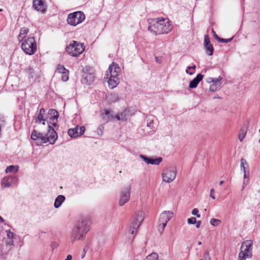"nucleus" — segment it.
I'll use <instances>...</instances> for the list:
<instances>
[{"label":"nucleus","instance_id":"f257e3e1","mask_svg":"<svg viewBox=\"0 0 260 260\" xmlns=\"http://www.w3.org/2000/svg\"><path fill=\"white\" fill-rule=\"evenodd\" d=\"M48 118L52 122L48 123L49 129L46 135L37 132L34 130L31 135V139L34 140H40L41 143L49 142L50 144H54L57 139V134L52 127L55 126L58 118V112L55 109H51L48 111Z\"/></svg>","mask_w":260,"mask_h":260},{"label":"nucleus","instance_id":"f03ea898","mask_svg":"<svg viewBox=\"0 0 260 260\" xmlns=\"http://www.w3.org/2000/svg\"><path fill=\"white\" fill-rule=\"evenodd\" d=\"M148 29L155 35L168 34L172 30V26L168 19L158 18L149 22Z\"/></svg>","mask_w":260,"mask_h":260},{"label":"nucleus","instance_id":"7ed1b4c3","mask_svg":"<svg viewBox=\"0 0 260 260\" xmlns=\"http://www.w3.org/2000/svg\"><path fill=\"white\" fill-rule=\"evenodd\" d=\"M120 71V68L118 65L115 62H112L109 66L106 74V78L108 79V82L109 88L113 89L118 84L119 82L118 76Z\"/></svg>","mask_w":260,"mask_h":260},{"label":"nucleus","instance_id":"20e7f679","mask_svg":"<svg viewBox=\"0 0 260 260\" xmlns=\"http://www.w3.org/2000/svg\"><path fill=\"white\" fill-rule=\"evenodd\" d=\"M89 220L87 218L81 219L74 229L72 235L73 241L81 239L89 230Z\"/></svg>","mask_w":260,"mask_h":260},{"label":"nucleus","instance_id":"39448f33","mask_svg":"<svg viewBox=\"0 0 260 260\" xmlns=\"http://www.w3.org/2000/svg\"><path fill=\"white\" fill-rule=\"evenodd\" d=\"M144 220V213L141 211H137L131 219L129 228L126 234L133 239L137 234V230Z\"/></svg>","mask_w":260,"mask_h":260},{"label":"nucleus","instance_id":"423d86ee","mask_svg":"<svg viewBox=\"0 0 260 260\" xmlns=\"http://www.w3.org/2000/svg\"><path fill=\"white\" fill-rule=\"evenodd\" d=\"M252 245L253 241L250 240H245L242 243L238 255V260H246L247 258L252 257Z\"/></svg>","mask_w":260,"mask_h":260},{"label":"nucleus","instance_id":"0eeeda50","mask_svg":"<svg viewBox=\"0 0 260 260\" xmlns=\"http://www.w3.org/2000/svg\"><path fill=\"white\" fill-rule=\"evenodd\" d=\"M21 48L26 54L32 55L37 50L36 40L34 37H29L25 39L21 44Z\"/></svg>","mask_w":260,"mask_h":260},{"label":"nucleus","instance_id":"6e6552de","mask_svg":"<svg viewBox=\"0 0 260 260\" xmlns=\"http://www.w3.org/2000/svg\"><path fill=\"white\" fill-rule=\"evenodd\" d=\"M84 47L81 43L73 41L71 43L66 47V51L70 55L78 57L84 51Z\"/></svg>","mask_w":260,"mask_h":260},{"label":"nucleus","instance_id":"1a4fd4ad","mask_svg":"<svg viewBox=\"0 0 260 260\" xmlns=\"http://www.w3.org/2000/svg\"><path fill=\"white\" fill-rule=\"evenodd\" d=\"M173 216V213L170 211H165L161 213L158 225V230L160 235L163 233L167 223Z\"/></svg>","mask_w":260,"mask_h":260},{"label":"nucleus","instance_id":"9d476101","mask_svg":"<svg viewBox=\"0 0 260 260\" xmlns=\"http://www.w3.org/2000/svg\"><path fill=\"white\" fill-rule=\"evenodd\" d=\"M85 15L81 11L70 13L68 15L67 21L68 24L76 26L81 23L85 19Z\"/></svg>","mask_w":260,"mask_h":260},{"label":"nucleus","instance_id":"9b49d317","mask_svg":"<svg viewBox=\"0 0 260 260\" xmlns=\"http://www.w3.org/2000/svg\"><path fill=\"white\" fill-rule=\"evenodd\" d=\"M177 171L173 168H167L164 170L161 176L162 180L167 183L172 182L176 177Z\"/></svg>","mask_w":260,"mask_h":260},{"label":"nucleus","instance_id":"f8f14e48","mask_svg":"<svg viewBox=\"0 0 260 260\" xmlns=\"http://www.w3.org/2000/svg\"><path fill=\"white\" fill-rule=\"evenodd\" d=\"M131 192L130 186H126L122 189L120 193L119 201V206H122L129 201L130 199Z\"/></svg>","mask_w":260,"mask_h":260},{"label":"nucleus","instance_id":"ddd939ff","mask_svg":"<svg viewBox=\"0 0 260 260\" xmlns=\"http://www.w3.org/2000/svg\"><path fill=\"white\" fill-rule=\"evenodd\" d=\"M48 117L46 115V111L44 109L41 108L37 114L36 117L35 118V123L36 124H41L43 125L45 124V121Z\"/></svg>","mask_w":260,"mask_h":260},{"label":"nucleus","instance_id":"4468645a","mask_svg":"<svg viewBox=\"0 0 260 260\" xmlns=\"http://www.w3.org/2000/svg\"><path fill=\"white\" fill-rule=\"evenodd\" d=\"M85 127L84 126H76L74 128L68 130V134L72 138L78 137L84 134Z\"/></svg>","mask_w":260,"mask_h":260},{"label":"nucleus","instance_id":"2eb2a0df","mask_svg":"<svg viewBox=\"0 0 260 260\" xmlns=\"http://www.w3.org/2000/svg\"><path fill=\"white\" fill-rule=\"evenodd\" d=\"M33 7L38 11L44 13L46 11L47 6L43 0H33Z\"/></svg>","mask_w":260,"mask_h":260},{"label":"nucleus","instance_id":"dca6fc26","mask_svg":"<svg viewBox=\"0 0 260 260\" xmlns=\"http://www.w3.org/2000/svg\"><path fill=\"white\" fill-rule=\"evenodd\" d=\"M18 178L13 176H7L3 178L2 181V186L3 187H9L11 184L15 182H18Z\"/></svg>","mask_w":260,"mask_h":260},{"label":"nucleus","instance_id":"f3484780","mask_svg":"<svg viewBox=\"0 0 260 260\" xmlns=\"http://www.w3.org/2000/svg\"><path fill=\"white\" fill-rule=\"evenodd\" d=\"M204 46L207 53L209 55H212L213 54L214 49L211 44L209 37L207 35L204 36Z\"/></svg>","mask_w":260,"mask_h":260},{"label":"nucleus","instance_id":"a211bd4d","mask_svg":"<svg viewBox=\"0 0 260 260\" xmlns=\"http://www.w3.org/2000/svg\"><path fill=\"white\" fill-rule=\"evenodd\" d=\"M141 158H142L145 162L147 164H152V165H159L162 160V158L161 157H158L157 158H151L146 157L143 155H140Z\"/></svg>","mask_w":260,"mask_h":260},{"label":"nucleus","instance_id":"6ab92c4d","mask_svg":"<svg viewBox=\"0 0 260 260\" xmlns=\"http://www.w3.org/2000/svg\"><path fill=\"white\" fill-rule=\"evenodd\" d=\"M203 77L204 76L201 74H198L196 77L190 82L189 85V88H196L199 82L203 79Z\"/></svg>","mask_w":260,"mask_h":260},{"label":"nucleus","instance_id":"aec40b11","mask_svg":"<svg viewBox=\"0 0 260 260\" xmlns=\"http://www.w3.org/2000/svg\"><path fill=\"white\" fill-rule=\"evenodd\" d=\"M29 32V29L27 27H22L20 29L19 34L18 36V40L19 42H21L23 39L26 37Z\"/></svg>","mask_w":260,"mask_h":260},{"label":"nucleus","instance_id":"412c9836","mask_svg":"<svg viewBox=\"0 0 260 260\" xmlns=\"http://www.w3.org/2000/svg\"><path fill=\"white\" fill-rule=\"evenodd\" d=\"M65 200V197L64 196L62 195H59L57 196V197L56 198L55 202H54V207L56 208H57L59 207L62 203Z\"/></svg>","mask_w":260,"mask_h":260},{"label":"nucleus","instance_id":"4be33fe9","mask_svg":"<svg viewBox=\"0 0 260 260\" xmlns=\"http://www.w3.org/2000/svg\"><path fill=\"white\" fill-rule=\"evenodd\" d=\"M7 237L9 239V241H7V245L9 246H12L13 245V240L14 234L11 232L10 230L6 231Z\"/></svg>","mask_w":260,"mask_h":260},{"label":"nucleus","instance_id":"5701e85b","mask_svg":"<svg viewBox=\"0 0 260 260\" xmlns=\"http://www.w3.org/2000/svg\"><path fill=\"white\" fill-rule=\"evenodd\" d=\"M247 133L246 129L244 128H241L240 131V133L238 136V139L240 142H242L244 138L245 137Z\"/></svg>","mask_w":260,"mask_h":260},{"label":"nucleus","instance_id":"b1692460","mask_svg":"<svg viewBox=\"0 0 260 260\" xmlns=\"http://www.w3.org/2000/svg\"><path fill=\"white\" fill-rule=\"evenodd\" d=\"M18 171V166H15L13 165H11V166H9L7 167V168L5 170V172L6 173H8L12 172H14L16 173V172H17Z\"/></svg>","mask_w":260,"mask_h":260},{"label":"nucleus","instance_id":"393cba45","mask_svg":"<svg viewBox=\"0 0 260 260\" xmlns=\"http://www.w3.org/2000/svg\"><path fill=\"white\" fill-rule=\"evenodd\" d=\"M145 260H158V255L156 253H152L146 256Z\"/></svg>","mask_w":260,"mask_h":260},{"label":"nucleus","instance_id":"a878e982","mask_svg":"<svg viewBox=\"0 0 260 260\" xmlns=\"http://www.w3.org/2000/svg\"><path fill=\"white\" fill-rule=\"evenodd\" d=\"M69 71L68 70L66 69L61 64H58L57 66L56 69V72L59 74H64L65 72Z\"/></svg>","mask_w":260,"mask_h":260},{"label":"nucleus","instance_id":"bb28decb","mask_svg":"<svg viewBox=\"0 0 260 260\" xmlns=\"http://www.w3.org/2000/svg\"><path fill=\"white\" fill-rule=\"evenodd\" d=\"M222 79L223 78L221 76H219L217 78H213L214 81L213 84H215L217 86L220 87L221 84V81Z\"/></svg>","mask_w":260,"mask_h":260},{"label":"nucleus","instance_id":"cd10ccee","mask_svg":"<svg viewBox=\"0 0 260 260\" xmlns=\"http://www.w3.org/2000/svg\"><path fill=\"white\" fill-rule=\"evenodd\" d=\"M210 224L214 226H217L219 225L221 223V221L219 219H216L215 218H211L210 219Z\"/></svg>","mask_w":260,"mask_h":260},{"label":"nucleus","instance_id":"c85d7f7f","mask_svg":"<svg viewBox=\"0 0 260 260\" xmlns=\"http://www.w3.org/2000/svg\"><path fill=\"white\" fill-rule=\"evenodd\" d=\"M245 165H246L248 166V164L246 162V160L244 158H242L241 159L240 168H241V170H243V172L246 171V168H245Z\"/></svg>","mask_w":260,"mask_h":260},{"label":"nucleus","instance_id":"c756f323","mask_svg":"<svg viewBox=\"0 0 260 260\" xmlns=\"http://www.w3.org/2000/svg\"><path fill=\"white\" fill-rule=\"evenodd\" d=\"M69 71L65 72L62 74L61 79L63 81H67L69 80Z\"/></svg>","mask_w":260,"mask_h":260},{"label":"nucleus","instance_id":"7c9ffc66","mask_svg":"<svg viewBox=\"0 0 260 260\" xmlns=\"http://www.w3.org/2000/svg\"><path fill=\"white\" fill-rule=\"evenodd\" d=\"M196 68V66L194 65L193 66H192V67H188L187 68V70H186V72L187 73V74H189L190 75H192L194 73V71H193L192 72H189V70H194Z\"/></svg>","mask_w":260,"mask_h":260},{"label":"nucleus","instance_id":"2f4dec72","mask_svg":"<svg viewBox=\"0 0 260 260\" xmlns=\"http://www.w3.org/2000/svg\"><path fill=\"white\" fill-rule=\"evenodd\" d=\"M187 222L189 224H194L197 222V220L195 217H191L189 218H188Z\"/></svg>","mask_w":260,"mask_h":260},{"label":"nucleus","instance_id":"473e14b6","mask_svg":"<svg viewBox=\"0 0 260 260\" xmlns=\"http://www.w3.org/2000/svg\"><path fill=\"white\" fill-rule=\"evenodd\" d=\"M219 87L218 86H217L216 85H215V84H212L210 86V88H209V89L211 91H215L218 88H219Z\"/></svg>","mask_w":260,"mask_h":260},{"label":"nucleus","instance_id":"72a5a7b5","mask_svg":"<svg viewBox=\"0 0 260 260\" xmlns=\"http://www.w3.org/2000/svg\"><path fill=\"white\" fill-rule=\"evenodd\" d=\"M192 214L196 215L197 217H200L201 215L199 214V210L197 208H194L192 211Z\"/></svg>","mask_w":260,"mask_h":260},{"label":"nucleus","instance_id":"f704fd0d","mask_svg":"<svg viewBox=\"0 0 260 260\" xmlns=\"http://www.w3.org/2000/svg\"><path fill=\"white\" fill-rule=\"evenodd\" d=\"M232 40V38L228 39H224L222 38H220L219 42L222 43H227L228 42H230Z\"/></svg>","mask_w":260,"mask_h":260},{"label":"nucleus","instance_id":"c9c22d12","mask_svg":"<svg viewBox=\"0 0 260 260\" xmlns=\"http://www.w3.org/2000/svg\"><path fill=\"white\" fill-rule=\"evenodd\" d=\"M115 117L117 118V120H125L126 118L125 117V115H124L123 117H120V115L117 114L116 115Z\"/></svg>","mask_w":260,"mask_h":260},{"label":"nucleus","instance_id":"e433bc0d","mask_svg":"<svg viewBox=\"0 0 260 260\" xmlns=\"http://www.w3.org/2000/svg\"><path fill=\"white\" fill-rule=\"evenodd\" d=\"M214 193V189L213 188L211 189L210 196L213 199H215V196L213 194Z\"/></svg>","mask_w":260,"mask_h":260},{"label":"nucleus","instance_id":"4c0bfd02","mask_svg":"<svg viewBox=\"0 0 260 260\" xmlns=\"http://www.w3.org/2000/svg\"><path fill=\"white\" fill-rule=\"evenodd\" d=\"M155 61L158 63H160L162 62V57L156 56L155 57Z\"/></svg>","mask_w":260,"mask_h":260},{"label":"nucleus","instance_id":"58836bf2","mask_svg":"<svg viewBox=\"0 0 260 260\" xmlns=\"http://www.w3.org/2000/svg\"><path fill=\"white\" fill-rule=\"evenodd\" d=\"M104 114L106 115H110V114L111 113V111L110 110V109H105L104 110Z\"/></svg>","mask_w":260,"mask_h":260},{"label":"nucleus","instance_id":"ea45409f","mask_svg":"<svg viewBox=\"0 0 260 260\" xmlns=\"http://www.w3.org/2000/svg\"><path fill=\"white\" fill-rule=\"evenodd\" d=\"M126 111L124 110L123 112L119 113L120 115V117H123L124 115H125V117L126 118Z\"/></svg>","mask_w":260,"mask_h":260},{"label":"nucleus","instance_id":"a19ab883","mask_svg":"<svg viewBox=\"0 0 260 260\" xmlns=\"http://www.w3.org/2000/svg\"><path fill=\"white\" fill-rule=\"evenodd\" d=\"M244 172V181H243V184H245V178H248V174H246V172Z\"/></svg>","mask_w":260,"mask_h":260},{"label":"nucleus","instance_id":"79ce46f5","mask_svg":"<svg viewBox=\"0 0 260 260\" xmlns=\"http://www.w3.org/2000/svg\"><path fill=\"white\" fill-rule=\"evenodd\" d=\"M207 81L209 83H213V82L214 81L213 78H208Z\"/></svg>","mask_w":260,"mask_h":260},{"label":"nucleus","instance_id":"37998d69","mask_svg":"<svg viewBox=\"0 0 260 260\" xmlns=\"http://www.w3.org/2000/svg\"><path fill=\"white\" fill-rule=\"evenodd\" d=\"M213 37L215 38V39H216L219 42L220 38H219L216 33L213 35Z\"/></svg>","mask_w":260,"mask_h":260},{"label":"nucleus","instance_id":"c03bdc74","mask_svg":"<svg viewBox=\"0 0 260 260\" xmlns=\"http://www.w3.org/2000/svg\"><path fill=\"white\" fill-rule=\"evenodd\" d=\"M213 37L215 38V39H216L219 42L220 38H219L216 33L213 35Z\"/></svg>","mask_w":260,"mask_h":260},{"label":"nucleus","instance_id":"a18cd8bd","mask_svg":"<svg viewBox=\"0 0 260 260\" xmlns=\"http://www.w3.org/2000/svg\"><path fill=\"white\" fill-rule=\"evenodd\" d=\"M72 256L70 254H69L67 255V258L65 260H72Z\"/></svg>","mask_w":260,"mask_h":260},{"label":"nucleus","instance_id":"49530a36","mask_svg":"<svg viewBox=\"0 0 260 260\" xmlns=\"http://www.w3.org/2000/svg\"><path fill=\"white\" fill-rule=\"evenodd\" d=\"M201 223V221H198L197 223V224H196V227L197 228H199L200 226Z\"/></svg>","mask_w":260,"mask_h":260},{"label":"nucleus","instance_id":"de8ad7c7","mask_svg":"<svg viewBox=\"0 0 260 260\" xmlns=\"http://www.w3.org/2000/svg\"><path fill=\"white\" fill-rule=\"evenodd\" d=\"M205 260H211L210 258L208 256V253H207V256L205 257Z\"/></svg>","mask_w":260,"mask_h":260},{"label":"nucleus","instance_id":"09e8293b","mask_svg":"<svg viewBox=\"0 0 260 260\" xmlns=\"http://www.w3.org/2000/svg\"><path fill=\"white\" fill-rule=\"evenodd\" d=\"M223 183H224V181H221L219 182V185H222Z\"/></svg>","mask_w":260,"mask_h":260},{"label":"nucleus","instance_id":"8fccbe9b","mask_svg":"<svg viewBox=\"0 0 260 260\" xmlns=\"http://www.w3.org/2000/svg\"><path fill=\"white\" fill-rule=\"evenodd\" d=\"M0 221H2V222L4 221L3 218L1 216H0Z\"/></svg>","mask_w":260,"mask_h":260},{"label":"nucleus","instance_id":"3c124183","mask_svg":"<svg viewBox=\"0 0 260 260\" xmlns=\"http://www.w3.org/2000/svg\"><path fill=\"white\" fill-rule=\"evenodd\" d=\"M212 32L213 33V35L216 33L213 29H212Z\"/></svg>","mask_w":260,"mask_h":260},{"label":"nucleus","instance_id":"603ef678","mask_svg":"<svg viewBox=\"0 0 260 260\" xmlns=\"http://www.w3.org/2000/svg\"><path fill=\"white\" fill-rule=\"evenodd\" d=\"M199 245H201V244H202V242H199Z\"/></svg>","mask_w":260,"mask_h":260},{"label":"nucleus","instance_id":"864d4df0","mask_svg":"<svg viewBox=\"0 0 260 260\" xmlns=\"http://www.w3.org/2000/svg\"><path fill=\"white\" fill-rule=\"evenodd\" d=\"M3 11V9H0V12H2Z\"/></svg>","mask_w":260,"mask_h":260},{"label":"nucleus","instance_id":"5fc2aeb1","mask_svg":"<svg viewBox=\"0 0 260 260\" xmlns=\"http://www.w3.org/2000/svg\"><path fill=\"white\" fill-rule=\"evenodd\" d=\"M259 142L260 143V139H259Z\"/></svg>","mask_w":260,"mask_h":260},{"label":"nucleus","instance_id":"6e6d98bb","mask_svg":"<svg viewBox=\"0 0 260 260\" xmlns=\"http://www.w3.org/2000/svg\"><path fill=\"white\" fill-rule=\"evenodd\" d=\"M259 132H260V129L259 130Z\"/></svg>","mask_w":260,"mask_h":260}]
</instances>
